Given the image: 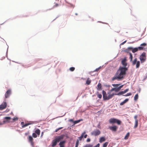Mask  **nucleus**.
Listing matches in <instances>:
<instances>
[{"mask_svg":"<svg viewBox=\"0 0 147 147\" xmlns=\"http://www.w3.org/2000/svg\"><path fill=\"white\" fill-rule=\"evenodd\" d=\"M137 115H135L134 117V118L135 119V121L138 120L137 119Z\"/></svg>","mask_w":147,"mask_h":147,"instance_id":"40","label":"nucleus"},{"mask_svg":"<svg viewBox=\"0 0 147 147\" xmlns=\"http://www.w3.org/2000/svg\"><path fill=\"white\" fill-rule=\"evenodd\" d=\"M30 142L31 145L32 146V147H34V143L33 141H32Z\"/></svg>","mask_w":147,"mask_h":147,"instance_id":"39","label":"nucleus"},{"mask_svg":"<svg viewBox=\"0 0 147 147\" xmlns=\"http://www.w3.org/2000/svg\"><path fill=\"white\" fill-rule=\"evenodd\" d=\"M32 136L34 138H36L37 136L36 133H33L32 134Z\"/></svg>","mask_w":147,"mask_h":147,"instance_id":"31","label":"nucleus"},{"mask_svg":"<svg viewBox=\"0 0 147 147\" xmlns=\"http://www.w3.org/2000/svg\"><path fill=\"white\" fill-rule=\"evenodd\" d=\"M11 119V117H5L4 118V119H5V120L3 121V123H5V124L7 123H9L10 122L9 120Z\"/></svg>","mask_w":147,"mask_h":147,"instance_id":"10","label":"nucleus"},{"mask_svg":"<svg viewBox=\"0 0 147 147\" xmlns=\"http://www.w3.org/2000/svg\"><path fill=\"white\" fill-rule=\"evenodd\" d=\"M108 144V142H106L104 143L103 145V147H107Z\"/></svg>","mask_w":147,"mask_h":147,"instance_id":"28","label":"nucleus"},{"mask_svg":"<svg viewBox=\"0 0 147 147\" xmlns=\"http://www.w3.org/2000/svg\"><path fill=\"white\" fill-rule=\"evenodd\" d=\"M138 98V94H136L134 97V100L136 101L137 100Z\"/></svg>","mask_w":147,"mask_h":147,"instance_id":"23","label":"nucleus"},{"mask_svg":"<svg viewBox=\"0 0 147 147\" xmlns=\"http://www.w3.org/2000/svg\"><path fill=\"white\" fill-rule=\"evenodd\" d=\"M126 61L127 59L125 58L122 60L121 63L123 67H119L115 76L112 78V81H113L116 80H121L124 78V76L126 74V71L128 69L126 67L127 65Z\"/></svg>","mask_w":147,"mask_h":147,"instance_id":"1","label":"nucleus"},{"mask_svg":"<svg viewBox=\"0 0 147 147\" xmlns=\"http://www.w3.org/2000/svg\"><path fill=\"white\" fill-rule=\"evenodd\" d=\"M93 145L91 144H86L83 147H92Z\"/></svg>","mask_w":147,"mask_h":147,"instance_id":"25","label":"nucleus"},{"mask_svg":"<svg viewBox=\"0 0 147 147\" xmlns=\"http://www.w3.org/2000/svg\"><path fill=\"white\" fill-rule=\"evenodd\" d=\"M59 5V4L57 3H56L55 5L54 6V7H57Z\"/></svg>","mask_w":147,"mask_h":147,"instance_id":"49","label":"nucleus"},{"mask_svg":"<svg viewBox=\"0 0 147 147\" xmlns=\"http://www.w3.org/2000/svg\"><path fill=\"white\" fill-rule=\"evenodd\" d=\"M35 132L38 136H39L40 135V130L39 129H37L35 130Z\"/></svg>","mask_w":147,"mask_h":147,"instance_id":"19","label":"nucleus"},{"mask_svg":"<svg viewBox=\"0 0 147 147\" xmlns=\"http://www.w3.org/2000/svg\"><path fill=\"white\" fill-rule=\"evenodd\" d=\"M128 90L129 89L128 88L125 90L124 91L125 93L127 92Z\"/></svg>","mask_w":147,"mask_h":147,"instance_id":"42","label":"nucleus"},{"mask_svg":"<svg viewBox=\"0 0 147 147\" xmlns=\"http://www.w3.org/2000/svg\"><path fill=\"white\" fill-rule=\"evenodd\" d=\"M5 124V123H3V121L2 122H0V125H2L3 124Z\"/></svg>","mask_w":147,"mask_h":147,"instance_id":"48","label":"nucleus"},{"mask_svg":"<svg viewBox=\"0 0 147 147\" xmlns=\"http://www.w3.org/2000/svg\"><path fill=\"white\" fill-rule=\"evenodd\" d=\"M132 64L133 65H134L136 64V67L137 68H138L140 65V62L139 61H137V59L135 58L134 61H132Z\"/></svg>","mask_w":147,"mask_h":147,"instance_id":"7","label":"nucleus"},{"mask_svg":"<svg viewBox=\"0 0 147 147\" xmlns=\"http://www.w3.org/2000/svg\"><path fill=\"white\" fill-rule=\"evenodd\" d=\"M28 140L30 142L33 141V139L32 137L31 136H29L28 137Z\"/></svg>","mask_w":147,"mask_h":147,"instance_id":"26","label":"nucleus"},{"mask_svg":"<svg viewBox=\"0 0 147 147\" xmlns=\"http://www.w3.org/2000/svg\"><path fill=\"white\" fill-rule=\"evenodd\" d=\"M109 121L110 123H116L119 125H120L121 123V121L120 120L114 118H112L110 119Z\"/></svg>","mask_w":147,"mask_h":147,"instance_id":"5","label":"nucleus"},{"mask_svg":"<svg viewBox=\"0 0 147 147\" xmlns=\"http://www.w3.org/2000/svg\"><path fill=\"white\" fill-rule=\"evenodd\" d=\"M101 84L100 83H99L97 85V90H100L101 89Z\"/></svg>","mask_w":147,"mask_h":147,"instance_id":"16","label":"nucleus"},{"mask_svg":"<svg viewBox=\"0 0 147 147\" xmlns=\"http://www.w3.org/2000/svg\"><path fill=\"white\" fill-rule=\"evenodd\" d=\"M100 68V67L99 68L96 69L95 70H94V71H97L99 70V69Z\"/></svg>","mask_w":147,"mask_h":147,"instance_id":"41","label":"nucleus"},{"mask_svg":"<svg viewBox=\"0 0 147 147\" xmlns=\"http://www.w3.org/2000/svg\"><path fill=\"white\" fill-rule=\"evenodd\" d=\"M18 117L14 118L13 119V121H12V122L15 121H16L18 120Z\"/></svg>","mask_w":147,"mask_h":147,"instance_id":"34","label":"nucleus"},{"mask_svg":"<svg viewBox=\"0 0 147 147\" xmlns=\"http://www.w3.org/2000/svg\"><path fill=\"white\" fill-rule=\"evenodd\" d=\"M120 84H113L112 86L115 87V88H112L110 90L112 92L113 91H115V92H118L122 88L123 85H122L119 87H118Z\"/></svg>","mask_w":147,"mask_h":147,"instance_id":"4","label":"nucleus"},{"mask_svg":"<svg viewBox=\"0 0 147 147\" xmlns=\"http://www.w3.org/2000/svg\"><path fill=\"white\" fill-rule=\"evenodd\" d=\"M11 94V91L10 90H8L5 94V98H7L9 97Z\"/></svg>","mask_w":147,"mask_h":147,"instance_id":"12","label":"nucleus"},{"mask_svg":"<svg viewBox=\"0 0 147 147\" xmlns=\"http://www.w3.org/2000/svg\"><path fill=\"white\" fill-rule=\"evenodd\" d=\"M140 59L141 63H142L145 62L146 59V53L144 52L142 53L140 57Z\"/></svg>","mask_w":147,"mask_h":147,"instance_id":"6","label":"nucleus"},{"mask_svg":"<svg viewBox=\"0 0 147 147\" xmlns=\"http://www.w3.org/2000/svg\"><path fill=\"white\" fill-rule=\"evenodd\" d=\"M111 92H112L110 90L107 93V94L105 91L103 90L102 93L104 100H109L112 98L115 95V94L113 93H112Z\"/></svg>","mask_w":147,"mask_h":147,"instance_id":"2","label":"nucleus"},{"mask_svg":"<svg viewBox=\"0 0 147 147\" xmlns=\"http://www.w3.org/2000/svg\"><path fill=\"white\" fill-rule=\"evenodd\" d=\"M138 50V48H135L132 49V52L133 53H135V52L137 51Z\"/></svg>","mask_w":147,"mask_h":147,"instance_id":"21","label":"nucleus"},{"mask_svg":"<svg viewBox=\"0 0 147 147\" xmlns=\"http://www.w3.org/2000/svg\"><path fill=\"white\" fill-rule=\"evenodd\" d=\"M70 4L71 5V6L73 7H74L75 6V5H72L71 4Z\"/></svg>","mask_w":147,"mask_h":147,"instance_id":"51","label":"nucleus"},{"mask_svg":"<svg viewBox=\"0 0 147 147\" xmlns=\"http://www.w3.org/2000/svg\"><path fill=\"white\" fill-rule=\"evenodd\" d=\"M97 96L99 98H101L102 97V95L101 94H99L97 95Z\"/></svg>","mask_w":147,"mask_h":147,"instance_id":"36","label":"nucleus"},{"mask_svg":"<svg viewBox=\"0 0 147 147\" xmlns=\"http://www.w3.org/2000/svg\"><path fill=\"white\" fill-rule=\"evenodd\" d=\"M100 134V131L99 129H97L92 132L91 134L92 135L96 136L99 135Z\"/></svg>","mask_w":147,"mask_h":147,"instance_id":"8","label":"nucleus"},{"mask_svg":"<svg viewBox=\"0 0 147 147\" xmlns=\"http://www.w3.org/2000/svg\"><path fill=\"white\" fill-rule=\"evenodd\" d=\"M7 106L6 102H4L0 105V110H2L6 108Z\"/></svg>","mask_w":147,"mask_h":147,"instance_id":"9","label":"nucleus"},{"mask_svg":"<svg viewBox=\"0 0 147 147\" xmlns=\"http://www.w3.org/2000/svg\"><path fill=\"white\" fill-rule=\"evenodd\" d=\"M69 121L70 122H73L74 123V121L72 119H70L69 120Z\"/></svg>","mask_w":147,"mask_h":147,"instance_id":"52","label":"nucleus"},{"mask_svg":"<svg viewBox=\"0 0 147 147\" xmlns=\"http://www.w3.org/2000/svg\"><path fill=\"white\" fill-rule=\"evenodd\" d=\"M105 139L104 137H101L100 138L99 140V142L100 143H102L103 142L105 141Z\"/></svg>","mask_w":147,"mask_h":147,"instance_id":"15","label":"nucleus"},{"mask_svg":"<svg viewBox=\"0 0 147 147\" xmlns=\"http://www.w3.org/2000/svg\"><path fill=\"white\" fill-rule=\"evenodd\" d=\"M85 133H86L85 132V131L84 132H83L81 136L80 137H78V138L79 139V140L80 141L82 140V138L84 137V134H85Z\"/></svg>","mask_w":147,"mask_h":147,"instance_id":"14","label":"nucleus"},{"mask_svg":"<svg viewBox=\"0 0 147 147\" xmlns=\"http://www.w3.org/2000/svg\"><path fill=\"white\" fill-rule=\"evenodd\" d=\"M79 140H77L76 142V146L75 147H78L79 144Z\"/></svg>","mask_w":147,"mask_h":147,"instance_id":"29","label":"nucleus"},{"mask_svg":"<svg viewBox=\"0 0 147 147\" xmlns=\"http://www.w3.org/2000/svg\"><path fill=\"white\" fill-rule=\"evenodd\" d=\"M129 55H130L129 58L130 59V61H132V59H133V56H132V54L131 53H129Z\"/></svg>","mask_w":147,"mask_h":147,"instance_id":"27","label":"nucleus"},{"mask_svg":"<svg viewBox=\"0 0 147 147\" xmlns=\"http://www.w3.org/2000/svg\"><path fill=\"white\" fill-rule=\"evenodd\" d=\"M128 100H129V99H128V98L126 99L123 102H121L120 103V105H123L124 104H125L126 102H128Z\"/></svg>","mask_w":147,"mask_h":147,"instance_id":"13","label":"nucleus"},{"mask_svg":"<svg viewBox=\"0 0 147 147\" xmlns=\"http://www.w3.org/2000/svg\"><path fill=\"white\" fill-rule=\"evenodd\" d=\"M30 123H26L24 124V125L23 126V128L25 127L30 125Z\"/></svg>","mask_w":147,"mask_h":147,"instance_id":"32","label":"nucleus"},{"mask_svg":"<svg viewBox=\"0 0 147 147\" xmlns=\"http://www.w3.org/2000/svg\"><path fill=\"white\" fill-rule=\"evenodd\" d=\"M120 92L121 95L125 93V92H124V91H121Z\"/></svg>","mask_w":147,"mask_h":147,"instance_id":"47","label":"nucleus"},{"mask_svg":"<svg viewBox=\"0 0 147 147\" xmlns=\"http://www.w3.org/2000/svg\"><path fill=\"white\" fill-rule=\"evenodd\" d=\"M129 136V134L128 132L125 135V136L124 138V139L125 140L127 139L128 138Z\"/></svg>","mask_w":147,"mask_h":147,"instance_id":"22","label":"nucleus"},{"mask_svg":"<svg viewBox=\"0 0 147 147\" xmlns=\"http://www.w3.org/2000/svg\"><path fill=\"white\" fill-rule=\"evenodd\" d=\"M126 41H127L126 40H125V41H124V42H123L121 44V45H123L124 43H125L126 42Z\"/></svg>","mask_w":147,"mask_h":147,"instance_id":"46","label":"nucleus"},{"mask_svg":"<svg viewBox=\"0 0 147 147\" xmlns=\"http://www.w3.org/2000/svg\"><path fill=\"white\" fill-rule=\"evenodd\" d=\"M82 120H83V119H79V120H78L77 121H74V125H75V124L79 123L80 121H82Z\"/></svg>","mask_w":147,"mask_h":147,"instance_id":"17","label":"nucleus"},{"mask_svg":"<svg viewBox=\"0 0 147 147\" xmlns=\"http://www.w3.org/2000/svg\"><path fill=\"white\" fill-rule=\"evenodd\" d=\"M90 141V138H88L86 140V141L87 142H89Z\"/></svg>","mask_w":147,"mask_h":147,"instance_id":"45","label":"nucleus"},{"mask_svg":"<svg viewBox=\"0 0 147 147\" xmlns=\"http://www.w3.org/2000/svg\"><path fill=\"white\" fill-rule=\"evenodd\" d=\"M24 122H21V125H22V127L23 128V126L24 125Z\"/></svg>","mask_w":147,"mask_h":147,"instance_id":"43","label":"nucleus"},{"mask_svg":"<svg viewBox=\"0 0 147 147\" xmlns=\"http://www.w3.org/2000/svg\"><path fill=\"white\" fill-rule=\"evenodd\" d=\"M43 134H44V133H43V132L41 133V137L42 136H43Z\"/></svg>","mask_w":147,"mask_h":147,"instance_id":"53","label":"nucleus"},{"mask_svg":"<svg viewBox=\"0 0 147 147\" xmlns=\"http://www.w3.org/2000/svg\"><path fill=\"white\" fill-rule=\"evenodd\" d=\"M138 120H136L135 121V124L134 126V128H136L138 126Z\"/></svg>","mask_w":147,"mask_h":147,"instance_id":"20","label":"nucleus"},{"mask_svg":"<svg viewBox=\"0 0 147 147\" xmlns=\"http://www.w3.org/2000/svg\"><path fill=\"white\" fill-rule=\"evenodd\" d=\"M63 128V127H59V128L55 130V132H57L59 130L62 129Z\"/></svg>","mask_w":147,"mask_h":147,"instance_id":"35","label":"nucleus"},{"mask_svg":"<svg viewBox=\"0 0 147 147\" xmlns=\"http://www.w3.org/2000/svg\"><path fill=\"white\" fill-rule=\"evenodd\" d=\"M91 82V81L90 80V78H88L87 81L86 82V84L88 85H89Z\"/></svg>","mask_w":147,"mask_h":147,"instance_id":"18","label":"nucleus"},{"mask_svg":"<svg viewBox=\"0 0 147 147\" xmlns=\"http://www.w3.org/2000/svg\"><path fill=\"white\" fill-rule=\"evenodd\" d=\"M87 134H85L84 135V138H86L87 137Z\"/></svg>","mask_w":147,"mask_h":147,"instance_id":"50","label":"nucleus"},{"mask_svg":"<svg viewBox=\"0 0 147 147\" xmlns=\"http://www.w3.org/2000/svg\"><path fill=\"white\" fill-rule=\"evenodd\" d=\"M63 135H61L55 137V138L53 140L52 142V146L54 147L55 146L57 142L63 139L64 137Z\"/></svg>","mask_w":147,"mask_h":147,"instance_id":"3","label":"nucleus"},{"mask_svg":"<svg viewBox=\"0 0 147 147\" xmlns=\"http://www.w3.org/2000/svg\"><path fill=\"white\" fill-rule=\"evenodd\" d=\"M138 49H139L140 50H142L143 49V47H138Z\"/></svg>","mask_w":147,"mask_h":147,"instance_id":"38","label":"nucleus"},{"mask_svg":"<svg viewBox=\"0 0 147 147\" xmlns=\"http://www.w3.org/2000/svg\"><path fill=\"white\" fill-rule=\"evenodd\" d=\"M60 147H64V146H60Z\"/></svg>","mask_w":147,"mask_h":147,"instance_id":"54","label":"nucleus"},{"mask_svg":"<svg viewBox=\"0 0 147 147\" xmlns=\"http://www.w3.org/2000/svg\"><path fill=\"white\" fill-rule=\"evenodd\" d=\"M65 141H63L61 142H60V143H59V145L60 146H64V144L65 143Z\"/></svg>","mask_w":147,"mask_h":147,"instance_id":"24","label":"nucleus"},{"mask_svg":"<svg viewBox=\"0 0 147 147\" xmlns=\"http://www.w3.org/2000/svg\"><path fill=\"white\" fill-rule=\"evenodd\" d=\"M147 45H146V43H143L142 44L140 45L141 46H144V47H145Z\"/></svg>","mask_w":147,"mask_h":147,"instance_id":"37","label":"nucleus"},{"mask_svg":"<svg viewBox=\"0 0 147 147\" xmlns=\"http://www.w3.org/2000/svg\"><path fill=\"white\" fill-rule=\"evenodd\" d=\"M115 95H117L118 96H120L121 95V92H119V93H118L117 94H115Z\"/></svg>","mask_w":147,"mask_h":147,"instance_id":"44","label":"nucleus"},{"mask_svg":"<svg viewBox=\"0 0 147 147\" xmlns=\"http://www.w3.org/2000/svg\"><path fill=\"white\" fill-rule=\"evenodd\" d=\"M75 69V68L74 67H70L69 69L71 71H73Z\"/></svg>","mask_w":147,"mask_h":147,"instance_id":"30","label":"nucleus"},{"mask_svg":"<svg viewBox=\"0 0 147 147\" xmlns=\"http://www.w3.org/2000/svg\"><path fill=\"white\" fill-rule=\"evenodd\" d=\"M75 14H76V15H78L77 13H76Z\"/></svg>","mask_w":147,"mask_h":147,"instance_id":"55","label":"nucleus"},{"mask_svg":"<svg viewBox=\"0 0 147 147\" xmlns=\"http://www.w3.org/2000/svg\"><path fill=\"white\" fill-rule=\"evenodd\" d=\"M109 129L112 131H116L118 129V127L116 125L111 126L109 127Z\"/></svg>","mask_w":147,"mask_h":147,"instance_id":"11","label":"nucleus"},{"mask_svg":"<svg viewBox=\"0 0 147 147\" xmlns=\"http://www.w3.org/2000/svg\"><path fill=\"white\" fill-rule=\"evenodd\" d=\"M131 94L130 93H127L126 94L124 95L123 96H131Z\"/></svg>","mask_w":147,"mask_h":147,"instance_id":"33","label":"nucleus"}]
</instances>
